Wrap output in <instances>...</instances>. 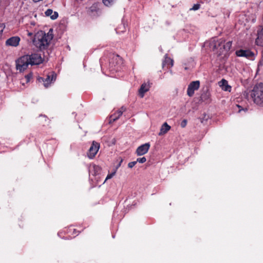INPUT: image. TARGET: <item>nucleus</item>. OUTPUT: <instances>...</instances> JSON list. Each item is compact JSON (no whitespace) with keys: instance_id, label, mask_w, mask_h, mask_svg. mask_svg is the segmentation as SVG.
<instances>
[{"instance_id":"2f4dec72","label":"nucleus","mask_w":263,"mask_h":263,"mask_svg":"<svg viewBox=\"0 0 263 263\" xmlns=\"http://www.w3.org/2000/svg\"><path fill=\"white\" fill-rule=\"evenodd\" d=\"M31 35H32V33H30V32H29V33H28V35L31 36Z\"/></svg>"},{"instance_id":"423d86ee","label":"nucleus","mask_w":263,"mask_h":263,"mask_svg":"<svg viewBox=\"0 0 263 263\" xmlns=\"http://www.w3.org/2000/svg\"><path fill=\"white\" fill-rule=\"evenodd\" d=\"M26 55L29 58L28 60L31 65H39L43 61V59L40 54L32 53L31 54H26Z\"/></svg>"},{"instance_id":"dca6fc26","label":"nucleus","mask_w":263,"mask_h":263,"mask_svg":"<svg viewBox=\"0 0 263 263\" xmlns=\"http://www.w3.org/2000/svg\"><path fill=\"white\" fill-rule=\"evenodd\" d=\"M171 129V126L168 125L166 122H165L162 125L160 131L158 135L159 136L163 135L166 134Z\"/></svg>"},{"instance_id":"7c9ffc66","label":"nucleus","mask_w":263,"mask_h":263,"mask_svg":"<svg viewBox=\"0 0 263 263\" xmlns=\"http://www.w3.org/2000/svg\"><path fill=\"white\" fill-rule=\"evenodd\" d=\"M126 110V108L124 107H122L118 111H123V112L125 111Z\"/></svg>"},{"instance_id":"1a4fd4ad","label":"nucleus","mask_w":263,"mask_h":263,"mask_svg":"<svg viewBox=\"0 0 263 263\" xmlns=\"http://www.w3.org/2000/svg\"><path fill=\"white\" fill-rule=\"evenodd\" d=\"M236 54L238 57H243L250 59H253L254 56V53L249 50H237L236 51Z\"/></svg>"},{"instance_id":"9b49d317","label":"nucleus","mask_w":263,"mask_h":263,"mask_svg":"<svg viewBox=\"0 0 263 263\" xmlns=\"http://www.w3.org/2000/svg\"><path fill=\"white\" fill-rule=\"evenodd\" d=\"M150 147L148 143H145L139 146L136 150V154L138 156H141L145 154L148 152Z\"/></svg>"},{"instance_id":"39448f33","label":"nucleus","mask_w":263,"mask_h":263,"mask_svg":"<svg viewBox=\"0 0 263 263\" xmlns=\"http://www.w3.org/2000/svg\"><path fill=\"white\" fill-rule=\"evenodd\" d=\"M57 75L55 72H51V73L46 76V78L39 77L37 79L39 82L43 83L44 86L47 88L50 84L54 82L56 79Z\"/></svg>"},{"instance_id":"c756f323","label":"nucleus","mask_w":263,"mask_h":263,"mask_svg":"<svg viewBox=\"0 0 263 263\" xmlns=\"http://www.w3.org/2000/svg\"><path fill=\"white\" fill-rule=\"evenodd\" d=\"M120 161L119 162V164L117 165V166L116 167V170H117L121 165V163L123 162V159L121 158H120Z\"/></svg>"},{"instance_id":"f03ea898","label":"nucleus","mask_w":263,"mask_h":263,"mask_svg":"<svg viewBox=\"0 0 263 263\" xmlns=\"http://www.w3.org/2000/svg\"><path fill=\"white\" fill-rule=\"evenodd\" d=\"M231 46L232 42L229 41L226 43L225 40L223 39L213 38L210 41L209 43L210 49L217 56H220L228 52Z\"/></svg>"},{"instance_id":"7ed1b4c3","label":"nucleus","mask_w":263,"mask_h":263,"mask_svg":"<svg viewBox=\"0 0 263 263\" xmlns=\"http://www.w3.org/2000/svg\"><path fill=\"white\" fill-rule=\"evenodd\" d=\"M244 96L246 97L250 96L254 103L263 106V83L256 85L249 93L245 92Z\"/></svg>"},{"instance_id":"f8f14e48","label":"nucleus","mask_w":263,"mask_h":263,"mask_svg":"<svg viewBox=\"0 0 263 263\" xmlns=\"http://www.w3.org/2000/svg\"><path fill=\"white\" fill-rule=\"evenodd\" d=\"M20 38L18 36H13L8 39L6 44L8 46L16 47L19 44Z\"/></svg>"},{"instance_id":"5701e85b","label":"nucleus","mask_w":263,"mask_h":263,"mask_svg":"<svg viewBox=\"0 0 263 263\" xmlns=\"http://www.w3.org/2000/svg\"><path fill=\"white\" fill-rule=\"evenodd\" d=\"M146 161V159L145 157H142V158H138L137 159V162H139V163H143L144 162H145Z\"/></svg>"},{"instance_id":"9d476101","label":"nucleus","mask_w":263,"mask_h":263,"mask_svg":"<svg viewBox=\"0 0 263 263\" xmlns=\"http://www.w3.org/2000/svg\"><path fill=\"white\" fill-rule=\"evenodd\" d=\"M88 14L91 17H96L99 15L100 9L98 7V4L95 3L90 7L87 11Z\"/></svg>"},{"instance_id":"b1692460","label":"nucleus","mask_w":263,"mask_h":263,"mask_svg":"<svg viewBox=\"0 0 263 263\" xmlns=\"http://www.w3.org/2000/svg\"><path fill=\"white\" fill-rule=\"evenodd\" d=\"M203 117L202 118H200V120L201 123H203V121L208 120L209 118V116H206L205 114L203 115Z\"/></svg>"},{"instance_id":"a878e982","label":"nucleus","mask_w":263,"mask_h":263,"mask_svg":"<svg viewBox=\"0 0 263 263\" xmlns=\"http://www.w3.org/2000/svg\"><path fill=\"white\" fill-rule=\"evenodd\" d=\"M5 27V25L4 23L0 24V36L1 35Z\"/></svg>"},{"instance_id":"a211bd4d","label":"nucleus","mask_w":263,"mask_h":263,"mask_svg":"<svg viewBox=\"0 0 263 263\" xmlns=\"http://www.w3.org/2000/svg\"><path fill=\"white\" fill-rule=\"evenodd\" d=\"M123 111H117L116 112H115L114 114L112 115L110 117V120L112 121L113 122L116 121L117 119H118L122 115Z\"/></svg>"},{"instance_id":"6ab92c4d","label":"nucleus","mask_w":263,"mask_h":263,"mask_svg":"<svg viewBox=\"0 0 263 263\" xmlns=\"http://www.w3.org/2000/svg\"><path fill=\"white\" fill-rule=\"evenodd\" d=\"M200 98L203 101H208L210 98V93L208 91L204 92L201 94Z\"/></svg>"},{"instance_id":"393cba45","label":"nucleus","mask_w":263,"mask_h":263,"mask_svg":"<svg viewBox=\"0 0 263 263\" xmlns=\"http://www.w3.org/2000/svg\"><path fill=\"white\" fill-rule=\"evenodd\" d=\"M32 73H29L28 74H27L25 76V78L26 79V82H28L30 81V79L32 78Z\"/></svg>"},{"instance_id":"4468645a","label":"nucleus","mask_w":263,"mask_h":263,"mask_svg":"<svg viewBox=\"0 0 263 263\" xmlns=\"http://www.w3.org/2000/svg\"><path fill=\"white\" fill-rule=\"evenodd\" d=\"M149 89V85L143 83L141 86L139 90V95L141 98H143L144 97V93L148 91Z\"/></svg>"},{"instance_id":"bb28decb","label":"nucleus","mask_w":263,"mask_h":263,"mask_svg":"<svg viewBox=\"0 0 263 263\" xmlns=\"http://www.w3.org/2000/svg\"><path fill=\"white\" fill-rule=\"evenodd\" d=\"M137 161H133V162H129L128 164V167L129 168H132L137 163Z\"/></svg>"},{"instance_id":"aec40b11","label":"nucleus","mask_w":263,"mask_h":263,"mask_svg":"<svg viewBox=\"0 0 263 263\" xmlns=\"http://www.w3.org/2000/svg\"><path fill=\"white\" fill-rule=\"evenodd\" d=\"M115 0H103V3L106 6H111Z\"/></svg>"},{"instance_id":"c85d7f7f","label":"nucleus","mask_w":263,"mask_h":263,"mask_svg":"<svg viewBox=\"0 0 263 263\" xmlns=\"http://www.w3.org/2000/svg\"><path fill=\"white\" fill-rule=\"evenodd\" d=\"M94 170L96 173H99L101 171V167L97 165H95L93 166Z\"/></svg>"},{"instance_id":"20e7f679","label":"nucleus","mask_w":263,"mask_h":263,"mask_svg":"<svg viewBox=\"0 0 263 263\" xmlns=\"http://www.w3.org/2000/svg\"><path fill=\"white\" fill-rule=\"evenodd\" d=\"M29 57L27 55H25L21 57L16 61V69L19 70L20 72H23L26 70L28 65H30L29 60Z\"/></svg>"},{"instance_id":"412c9836","label":"nucleus","mask_w":263,"mask_h":263,"mask_svg":"<svg viewBox=\"0 0 263 263\" xmlns=\"http://www.w3.org/2000/svg\"><path fill=\"white\" fill-rule=\"evenodd\" d=\"M116 171L117 170H115L113 172H112L111 173L108 174L107 176V177H106V178H105L104 181H107V180L111 179L115 175Z\"/></svg>"},{"instance_id":"cd10ccee","label":"nucleus","mask_w":263,"mask_h":263,"mask_svg":"<svg viewBox=\"0 0 263 263\" xmlns=\"http://www.w3.org/2000/svg\"><path fill=\"white\" fill-rule=\"evenodd\" d=\"M187 124V120L186 119H184L181 123L180 125L182 128H184L186 126Z\"/></svg>"},{"instance_id":"f3484780","label":"nucleus","mask_w":263,"mask_h":263,"mask_svg":"<svg viewBox=\"0 0 263 263\" xmlns=\"http://www.w3.org/2000/svg\"><path fill=\"white\" fill-rule=\"evenodd\" d=\"M173 65H174L173 60L171 59L170 58H168L167 57V55L166 54L165 55V59L163 61V63H162V67L164 68V67L166 65H167V66L170 65L171 67H172L173 66Z\"/></svg>"},{"instance_id":"473e14b6","label":"nucleus","mask_w":263,"mask_h":263,"mask_svg":"<svg viewBox=\"0 0 263 263\" xmlns=\"http://www.w3.org/2000/svg\"><path fill=\"white\" fill-rule=\"evenodd\" d=\"M184 69H185V70H187V69H188V68H187V67H186V66H185V67H184Z\"/></svg>"},{"instance_id":"4be33fe9","label":"nucleus","mask_w":263,"mask_h":263,"mask_svg":"<svg viewBox=\"0 0 263 263\" xmlns=\"http://www.w3.org/2000/svg\"><path fill=\"white\" fill-rule=\"evenodd\" d=\"M200 5L199 4H194L192 8L190 9V10H197L200 8Z\"/></svg>"},{"instance_id":"ddd939ff","label":"nucleus","mask_w":263,"mask_h":263,"mask_svg":"<svg viewBox=\"0 0 263 263\" xmlns=\"http://www.w3.org/2000/svg\"><path fill=\"white\" fill-rule=\"evenodd\" d=\"M219 84L223 90L229 92L231 91V86L228 84V82L227 80L222 79L219 82Z\"/></svg>"},{"instance_id":"6e6552de","label":"nucleus","mask_w":263,"mask_h":263,"mask_svg":"<svg viewBox=\"0 0 263 263\" xmlns=\"http://www.w3.org/2000/svg\"><path fill=\"white\" fill-rule=\"evenodd\" d=\"M99 147L100 144L95 141H93L87 153L88 157L90 159L93 158L98 152Z\"/></svg>"},{"instance_id":"f257e3e1","label":"nucleus","mask_w":263,"mask_h":263,"mask_svg":"<svg viewBox=\"0 0 263 263\" xmlns=\"http://www.w3.org/2000/svg\"><path fill=\"white\" fill-rule=\"evenodd\" d=\"M52 39V29H50L47 34L43 31H38L34 35L32 42L36 48L40 50H43L48 48Z\"/></svg>"},{"instance_id":"0eeeda50","label":"nucleus","mask_w":263,"mask_h":263,"mask_svg":"<svg viewBox=\"0 0 263 263\" xmlns=\"http://www.w3.org/2000/svg\"><path fill=\"white\" fill-rule=\"evenodd\" d=\"M200 86L199 81L192 82L188 86L187 94L189 97H192L194 94V91L199 89Z\"/></svg>"},{"instance_id":"2eb2a0df","label":"nucleus","mask_w":263,"mask_h":263,"mask_svg":"<svg viewBox=\"0 0 263 263\" xmlns=\"http://www.w3.org/2000/svg\"><path fill=\"white\" fill-rule=\"evenodd\" d=\"M45 14L46 16H50V18L53 20L57 19L59 16L58 13L57 12H53V10L50 9H47L45 11Z\"/></svg>"}]
</instances>
